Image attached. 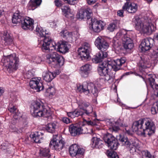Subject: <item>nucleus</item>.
I'll return each instance as SVG.
<instances>
[{
  "instance_id": "obj_16",
  "label": "nucleus",
  "mask_w": 158,
  "mask_h": 158,
  "mask_svg": "<svg viewBox=\"0 0 158 158\" xmlns=\"http://www.w3.org/2000/svg\"><path fill=\"white\" fill-rule=\"evenodd\" d=\"M94 43L98 49L103 52L106 50L109 46L108 43L101 36H99L97 38Z\"/></svg>"
},
{
  "instance_id": "obj_21",
  "label": "nucleus",
  "mask_w": 158,
  "mask_h": 158,
  "mask_svg": "<svg viewBox=\"0 0 158 158\" xmlns=\"http://www.w3.org/2000/svg\"><path fill=\"white\" fill-rule=\"evenodd\" d=\"M123 47L126 49L131 50L134 47L133 41L130 37L125 35L122 38Z\"/></svg>"
},
{
  "instance_id": "obj_57",
  "label": "nucleus",
  "mask_w": 158,
  "mask_h": 158,
  "mask_svg": "<svg viewBox=\"0 0 158 158\" xmlns=\"http://www.w3.org/2000/svg\"><path fill=\"white\" fill-rule=\"evenodd\" d=\"M16 108L15 106H13L12 107H10L8 110L10 111L11 113H14L15 112L16 110Z\"/></svg>"
},
{
  "instance_id": "obj_19",
  "label": "nucleus",
  "mask_w": 158,
  "mask_h": 158,
  "mask_svg": "<svg viewBox=\"0 0 158 158\" xmlns=\"http://www.w3.org/2000/svg\"><path fill=\"white\" fill-rule=\"evenodd\" d=\"M122 9L129 13H135L137 10L138 5L134 2H130L127 1L123 6Z\"/></svg>"
},
{
  "instance_id": "obj_32",
  "label": "nucleus",
  "mask_w": 158,
  "mask_h": 158,
  "mask_svg": "<svg viewBox=\"0 0 158 158\" xmlns=\"http://www.w3.org/2000/svg\"><path fill=\"white\" fill-rule=\"evenodd\" d=\"M42 76L43 79L48 82H50L54 78L52 73L49 71L44 72Z\"/></svg>"
},
{
  "instance_id": "obj_64",
  "label": "nucleus",
  "mask_w": 158,
  "mask_h": 158,
  "mask_svg": "<svg viewBox=\"0 0 158 158\" xmlns=\"http://www.w3.org/2000/svg\"><path fill=\"white\" fill-rule=\"evenodd\" d=\"M3 93V90L0 88V96Z\"/></svg>"
},
{
  "instance_id": "obj_4",
  "label": "nucleus",
  "mask_w": 158,
  "mask_h": 158,
  "mask_svg": "<svg viewBox=\"0 0 158 158\" xmlns=\"http://www.w3.org/2000/svg\"><path fill=\"white\" fill-rule=\"evenodd\" d=\"M1 62L7 71L10 73L17 69L19 59L18 56L13 53L6 56H4Z\"/></svg>"
},
{
  "instance_id": "obj_45",
  "label": "nucleus",
  "mask_w": 158,
  "mask_h": 158,
  "mask_svg": "<svg viewBox=\"0 0 158 158\" xmlns=\"http://www.w3.org/2000/svg\"><path fill=\"white\" fill-rule=\"evenodd\" d=\"M143 158H154L151 154L147 151H144L142 152Z\"/></svg>"
},
{
  "instance_id": "obj_7",
  "label": "nucleus",
  "mask_w": 158,
  "mask_h": 158,
  "mask_svg": "<svg viewBox=\"0 0 158 158\" xmlns=\"http://www.w3.org/2000/svg\"><path fill=\"white\" fill-rule=\"evenodd\" d=\"M36 31L37 32V35L41 37L44 38L43 43L42 47L43 51L50 50L52 47L51 43L52 42L51 38L49 37L48 32L46 30L44 31L42 27L37 26L36 28Z\"/></svg>"
},
{
  "instance_id": "obj_41",
  "label": "nucleus",
  "mask_w": 158,
  "mask_h": 158,
  "mask_svg": "<svg viewBox=\"0 0 158 158\" xmlns=\"http://www.w3.org/2000/svg\"><path fill=\"white\" fill-rule=\"evenodd\" d=\"M35 75V72L34 70L32 69L27 72L25 74V77L27 79L33 78L32 77Z\"/></svg>"
},
{
  "instance_id": "obj_1",
  "label": "nucleus",
  "mask_w": 158,
  "mask_h": 158,
  "mask_svg": "<svg viewBox=\"0 0 158 158\" xmlns=\"http://www.w3.org/2000/svg\"><path fill=\"white\" fill-rule=\"evenodd\" d=\"M132 129L133 131L138 135L145 137L146 135L150 136L155 133V127L151 121L141 119L134 123Z\"/></svg>"
},
{
  "instance_id": "obj_13",
  "label": "nucleus",
  "mask_w": 158,
  "mask_h": 158,
  "mask_svg": "<svg viewBox=\"0 0 158 158\" xmlns=\"http://www.w3.org/2000/svg\"><path fill=\"white\" fill-rule=\"evenodd\" d=\"M90 49V45L87 43H84L82 47L78 48V54L82 60H86L89 58Z\"/></svg>"
},
{
  "instance_id": "obj_54",
  "label": "nucleus",
  "mask_w": 158,
  "mask_h": 158,
  "mask_svg": "<svg viewBox=\"0 0 158 158\" xmlns=\"http://www.w3.org/2000/svg\"><path fill=\"white\" fill-rule=\"evenodd\" d=\"M54 2L56 6L57 7L60 6L62 5V2L60 0H55Z\"/></svg>"
},
{
  "instance_id": "obj_42",
  "label": "nucleus",
  "mask_w": 158,
  "mask_h": 158,
  "mask_svg": "<svg viewBox=\"0 0 158 158\" xmlns=\"http://www.w3.org/2000/svg\"><path fill=\"white\" fill-rule=\"evenodd\" d=\"M117 28V25L115 23H113L110 24L108 26L107 29L109 31L112 32L114 31V30L116 29Z\"/></svg>"
},
{
  "instance_id": "obj_58",
  "label": "nucleus",
  "mask_w": 158,
  "mask_h": 158,
  "mask_svg": "<svg viewBox=\"0 0 158 158\" xmlns=\"http://www.w3.org/2000/svg\"><path fill=\"white\" fill-rule=\"evenodd\" d=\"M110 130L112 131H117L119 130V128L118 126L113 127L112 128H110Z\"/></svg>"
},
{
  "instance_id": "obj_56",
  "label": "nucleus",
  "mask_w": 158,
  "mask_h": 158,
  "mask_svg": "<svg viewBox=\"0 0 158 158\" xmlns=\"http://www.w3.org/2000/svg\"><path fill=\"white\" fill-rule=\"evenodd\" d=\"M62 120L64 123L68 124L70 123V120L67 117H64L62 118Z\"/></svg>"
},
{
  "instance_id": "obj_40",
  "label": "nucleus",
  "mask_w": 158,
  "mask_h": 158,
  "mask_svg": "<svg viewBox=\"0 0 158 158\" xmlns=\"http://www.w3.org/2000/svg\"><path fill=\"white\" fill-rule=\"evenodd\" d=\"M151 112L153 114H156L158 112V102H155L152 105L151 108Z\"/></svg>"
},
{
  "instance_id": "obj_18",
  "label": "nucleus",
  "mask_w": 158,
  "mask_h": 158,
  "mask_svg": "<svg viewBox=\"0 0 158 158\" xmlns=\"http://www.w3.org/2000/svg\"><path fill=\"white\" fill-rule=\"evenodd\" d=\"M92 13L91 9L89 8H81L77 14V17L81 19H89Z\"/></svg>"
},
{
  "instance_id": "obj_62",
  "label": "nucleus",
  "mask_w": 158,
  "mask_h": 158,
  "mask_svg": "<svg viewBox=\"0 0 158 158\" xmlns=\"http://www.w3.org/2000/svg\"><path fill=\"white\" fill-rule=\"evenodd\" d=\"M17 130L16 131V132L17 133H20L22 132L23 131V128H17Z\"/></svg>"
},
{
  "instance_id": "obj_34",
  "label": "nucleus",
  "mask_w": 158,
  "mask_h": 158,
  "mask_svg": "<svg viewBox=\"0 0 158 158\" xmlns=\"http://www.w3.org/2000/svg\"><path fill=\"white\" fill-rule=\"evenodd\" d=\"M61 10L64 13L65 16L68 18L73 17V14L70 12V9L69 6L67 5L64 6H63Z\"/></svg>"
},
{
  "instance_id": "obj_50",
  "label": "nucleus",
  "mask_w": 158,
  "mask_h": 158,
  "mask_svg": "<svg viewBox=\"0 0 158 158\" xmlns=\"http://www.w3.org/2000/svg\"><path fill=\"white\" fill-rule=\"evenodd\" d=\"M65 3L70 5H74L77 3L78 0H63Z\"/></svg>"
},
{
  "instance_id": "obj_47",
  "label": "nucleus",
  "mask_w": 158,
  "mask_h": 158,
  "mask_svg": "<svg viewBox=\"0 0 158 158\" xmlns=\"http://www.w3.org/2000/svg\"><path fill=\"white\" fill-rule=\"evenodd\" d=\"M69 33L66 30H63L60 32V34L63 38L66 39Z\"/></svg>"
},
{
  "instance_id": "obj_20",
  "label": "nucleus",
  "mask_w": 158,
  "mask_h": 158,
  "mask_svg": "<svg viewBox=\"0 0 158 158\" xmlns=\"http://www.w3.org/2000/svg\"><path fill=\"white\" fill-rule=\"evenodd\" d=\"M30 87L35 89L37 92L43 90L44 89L42 83L35 78H32L29 82Z\"/></svg>"
},
{
  "instance_id": "obj_48",
  "label": "nucleus",
  "mask_w": 158,
  "mask_h": 158,
  "mask_svg": "<svg viewBox=\"0 0 158 158\" xmlns=\"http://www.w3.org/2000/svg\"><path fill=\"white\" fill-rule=\"evenodd\" d=\"M47 92L49 94L53 95L55 93V89L54 87H50L47 89Z\"/></svg>"
},
{
  "instance_id": "obj_38",
  "label": "nucleus",
  "mask_w": 158,
  "mask_h": 158,
  "mask_svg": "<svg viewBox=\"0 0 158 158\" xmlns=\"http://www.w3.org/2000/svg\"><path fill=\"white\" fill-rule=\"evenodd\" d=\"M78 107L81 110H84L87 106H89V103L80 100L77 102Z\"/></svg>"
},
{
  "instance_id": "obj_46",
  "label": "nucleus",
  "mask_w": 158,
  "mask_h": 158,
  "mask_svg": "<svg viewBox=\"0 0 158 158\" xmlns=\"http://www.w3.org/2000/svg\"><path fill=\"white\" fill-rule=\"evenodd\" d=\"M152 57L154 58H158V46L156 47L152 53Z\"/></svg>"
},
{
  "instance_id": "obj_8",
  "label": "nucleus",
  "mask_w": 158,
  "mask_h": 158,
  "mask_svg": "<svg viewBox=\"0 0 158 158\" xmlns=\"http://www.w3.org/2000/svg\"><path fill=\"white\" fill-rule=\"evenodd\" d=\"M77 89L79 91H82L87 94L91 92L95 96H97L98 92L96 87L92 83L84 82L82 85L77 86Z\"/></svg>"
},
{
  "instance_id": "obj_49",
  "label": "nucleus",
  "mask_w": 158,
  "mask_h": 158,
  "mask_svg": "<svg viewBox=\"0 0 158 158\" xmlns=\"http://www.w3.org/2000/svg\"><path fill=\"white\" fill-rule=\"evenodd\" d=\"M108 156L110 158H119L118 155L114 152H112L109 153Z\"/></svg>"
},
{
  "instance_id": "obj_26",
  "label": "nucleus",
  "mask_w": 158,
  "mask_h": 158,
  "mask_svg": "<svg viewBox=\"0 0 158 158\" xmlns=\"http://www.w3.org/2000/svg\"><path fill=\"white\" fill-rule=\"evenodd\" d=\"M119 140L120 142L121 143L123 146L128 148L131 145V143H132V141L134 139H128L127 137L120 135Z\"/></svg>"
},
{
  "instance_id": "obj_29",
  "label": "nucleus",
  "mask_w": 158,
  "mask_h": 158,
  "mask_svg": "<svg viewBox=\"0 0 158 158\" xmlns=\"http://www.w3.org/2000/svg\"><path fill=\"white\" fill-rule=\"evenodd\" d=\"M83 110L84 111V114H85L87 115H90L95 118L97 117L96 112L93 110V107L89 104V106H87Z\"/></svg>"
},
{
  "instance_id": "obj_15",
  "label": "nucleus",
  "mask_w": 158,
  "mask_h": 158,
  "mask_svg": "<svg viewBox=\"0 0 158 158\" xmlns=\"http://www.w3.org/2000/svg\"><path fill=\"white\" fill-rule=\"evenodd\" d=\"M57 135H54L53 139L50 143L51 147L54 148L56 150L60 151L61 150L64 145L65 143L62 139H58Z\"/></svg>"
},
{
  "instance_id": "obj_9",
  "label": "nucleus",
  "mask_w": 158,
  "mask_h": 158,
  "mask_svg": "<svg viewBox=\"0 0 158 158\" xmlns=\"http://www.w3.org/2000/svg\"><path fill=\"white\" fill-rule=\"evenodd\" d=\"M104 139L109 148L113 150L117 149L119 143L117 139L112 134L107 133L104 136Z\"/></svg>"
},
{
  "instance_id": "obj_44",
  "label": "nucleus",
  "mask_w": 158,
  "mask_h": 158,
  "mask_svg": "<svg viewBox=\"0 0 158 158\" xmlns=\"http://www.w3.org/2000/svg\"><path fill=\"white\" fill-rule=\"evenodd\" d=\"M91 69L92 66L91 65L88 64L82 66L80 68V69H82L83 70L89 72Z\"/></svg>"
},
{
  "instance_id": "obj_59",
  "label": "nucleus",
  "mask_w": 158,
  "mask_h": 158,
  "mask_svg": "<svg viewBox=\"0 0 158 158\" xmlns=\"http://www.w3.org/2000/svg\"><path fill=\"white\" fill-rule=\"evenodd\" d=\"M126 131V133L128 135H131L132 134V132L130 130L129 128L127 127L125 128Z\"/></svg>"
},
{
  "instance_id": "obj_31",
  "label": "nucleus",
  "mask_w": 158,
  "mask_h": 158,
  "mask_svg": "<svg viewBox=\"0 0 158 158\" xmlns=\"http://www.w3.org/2000/svg\"><path fill=\"white\" fill-rule=\"evenodd\" d=\"M78 37L77 33L76 32H70L65 39L69 42L72 43L75 42Z\"/></svg>"
},
{
  "instance_id": "obj_61",
  "label": "nucleus",
  "mask_w": 158,
  "mask_h": 158,
  "mask_svg": "<svg viewBox=\"0 0 158 158\" xmlns=\"http://www.w3.org/2000/svg\"><path fill=\"white\" fill-rule=\"evenodd\" d=\"M53 75L54 78L57 75H59L60 74V72L59 70H57L56 71L52 73Z\"/></svg>"
},
{
  "instance_id": "obj_30",
  "label": "nucleus",
  "mask_w": 158,
  "mask_h": 158,
  "mask_svg": "<svg viewBox=\"0 0 158 158\" xmlns=\"http://www.w3.org/2000/svg\"><path fill=\"white\" fill-rule=\"evenodd\" d=\"M44 133L40 131H35L32 135V138L34 141L36 143H41V139L43 138Z\"/></svg>"
},
{
  "instance_id": "obj_22",
  "label": "nucleus",
  "mask_w": 158,
  "mask_h": 158,
  "mask_svg": "<svg viewBox=\"0 0 158 158\" xmlns=\"http://www.w3.org/2000/svg\"><path fill=\"white\" fill-rule=\"evenodd\" d=\"M131 145L128 147L129 148L130 153L132 155L134 154L136 152L139 151V146L138 142L135 140L132 141Z\"/></svg>"
},
{
  "instance_id": "obj_63",
  "label": "nucleus",
  "mask_w": 158,
  "mask_h": 158,
  "mask_svg": "<svg viewBox=\"0 0 158 158\" xmlns=\"http://www.w3.org/2000/svg\"><path fill=\"white\" fill-rule=\"evenodd\" d=\"M12 131L16 132V131L17 130V128L15 127H13L12 129Z\"/></svg>"
},
{
  "instance_id": "obj_35",
  "label": "nucleus",
  "mask_w": 158,
  "mask_h": 158,
  "mask_svg": "<svg viewBox=\"0 0 158 158\" xmlns=\"http://www.w3.org/2000/svg\"><path fill=\"white\" fill-rule=\"evenodd\" d=\"M148 80L151 86L153 89H156L155 92L157 93L158 95V84H156L155 79L152 77L149 78Z\"/></svg>"
},
{
  "instance_id": "obj_37",
  "label": "nucleus",
  "mask_w": 158,
  "mask_h": 158,
  "mask_svg": "<svg viewBox=\"0 0 158 158\" xmlns=\"http://www.w3.org/2000/svg\"><path fill=\"white\" fill-rule=\"evenodd\" d=\"M40 155L43 157L48 158L50 155L49 154V150L48 148H41L40 150Z\"/></svg>"
},
{
  "instance_id": "obj_12",
  "label": "nucleus",
  "mask_w": 158,
  "mask_h": 158,
  "mask_svg": "<svg viewBox=\"0 0 158 158\" xmlns=\"http://www.w3.org/2000/svg\"><path fill=\"white\" fill-rule=\"evenodd\" d=\"M47 59L51 60L54 63L57 67H60L63 65L64 60L62 56L59 55L56 52H53L46 55Z\"/></svg>"
},
{
  "instance_id": "obj_3",
  "label": "nucleus",
  "mask_w": 158,
  "mask_h": 158,
  "mask_svg": "<svg viewBox=\"0 0 158 158\" xmlns=\"http://www.w3.org/2000/svg\"><path fill=\"white\" fill-rule=\"evenodd\" d=\"M133 22L135 25V29L140 32L149 35L156 30V27L150 20L140 19L136 17L133 19Z\"/></svg>"
},
{
  "instance_id": "obj_2",
  "label": "nucleus",
  "mask_w": 158,
  "mask_h": 158,
  "mask_svg": "<svg viewBox=\"0 0 158 158\" xmlns=\"http://www.w3.org/2000/svg\"><path fill=\"white\" fill-rule=\"evenodd\" d=\"M126 58H121L108 62L105 61L99 64L98 68V73L101 76H104L108 73L111 69L116 71L121 69V66L126 62Z\"/></svg>"
},
{
  "instance_id": "obj_53",
  "label": "nucleus",
  "mask_w": 158,
  "mask_h": 158,
  "mask_svg": "<svg viewBox=\"0 0 158 158\" xmlns=\"http://www.w3.org/2000/svg\"><path fill=\"white\" fill-rule=\"evenodd\" d=\"M116 124L120 126H122L123 124V119L119 118L115 122Z\"/></svg>"
},
{
  "instance_id": "obj_25",
  "label": "nucleus",
  "mask_w": 158,
  "mask_h": 158,
  "mask_svg": "<svg viewBox=\"0 0 158 158\" xmlns=\"http://www.w3.org/2000/svg\"><path fill=\"white\" fill-rule=\"evenodd\" d=\"M141 46L142 51L143 52L149 50L151 47L150 40L148 39L143 40L141 43Z\"/></svg>"
},
{
  "instance_id": "obj_52",
  "label": "nucleus",
  "mask_w": 158,
  "mask_h": 158,
  "mask_svg": "<svg viewBox=\"0 0 158 158\" xmlns=\"http://www.w3.org/2000/svg\"><path fill=\"white\" fill-rule=\"evenodd\" d=\"M98 121V119L95 118L93 121H89L87 122L88 124L91 125H97V122Z\"/></svg>"
},
{
  "instance_id": "obj_14",
  "label": "nucleus",
  "mask_w": 158,
  "mask_h": 158,
  "mask_svg": "<svg viewBox=\"0 0 158 158\" xmlns=\"http://www.w3.org/2000/svg\"><path fill=\"white\" fill-rule=\"evenodd\" d=\"M87 128L84 126L81 127H77L76 125H71L69 127V131L73 136H76L81 134L87 133Z\"/></svg>"
},
{
  "instance_id": "obj_5",
  "label": "nucleus",
  "mask_w": 158,
  "mask_h": 158,
  "mask_svg": "<svg viewBox=\"0 0 158 158\" xmlns=\"http://www.w3.org/2000/svg\"><path fill=\"white\" fill-rule=\"evenodd\" d=\"M12 20L15 24L21 23L22 27L23 29L32 30L34 28V20L29 17L24 19L19 11H16L14 14Z\"/></svg>"
},
{
  "instance_id": "obj_36",
  "label": "nucleus",
  "mask_w": 158,
  "mask_h": 158,
  "mask_svg": "<svg viewBox=\"0 0 158 158\" xmlns=\"http://www.w3.org/2000/svg\"><path fill=\"white\" fill-rule=\"evenodd\" d=\"M56 126V124L54 123H49L46 126V129L49 132L53 133L55 131Z\"/></svg>"
},
{
  "instance_id": "obj_39",
  "label": "nucleus",
  "mask_w": 158,
  "mask_h": 158,
  "mask_svg": "<svg viewBox=\"0 0 158 158\" xmlns=\"http://www.w3.org/2000/svg\"><path fill=\"white\" fill-rule=\"evenodd\" d=\"M4 39L5 44L6 45H10L13 44V40L9 34H6L4 35Z\"/></svg>"
},
{
  "instance_id": "obj_17",
  "label": "nucleus",
  "mask_w": 158,
  "mask_h": 158,
  "mask_svg": "<svg viewBox=\"0 0 158 158\" xmlns=\"http://www.w3.org/2000/svg\"><path fill=\"white\" fill-rule=\"evenodd\" d=\"M105 23L101 20L96 19H92L91 27L92 30L94 32L98 33L104 29Z\"/></svg>"
},
{
  "instance_id": "obj_23",
  "label": "nucleus",
  "mask_w": 158,
  "mask_h": 158,
  "mask_svg": "<svg viewBox=\"0 0 158 158\" xmlns=\"http://www.w3.org/2000/svg\"><path fill=\"white\" fill-rule=\"evenodd\" d=\"M107 53L106 52L101 51L97 53L93 58L94 61L96 63L102 61L104 58L106 57Z\"/></svg>"
},
{
  "instance_id": "obj_55",
  "label": "nucleus",
  "mask_w": 158,
  "mask_h": 158,
  "mask_svg": "<svg viewBox=\"0 0 158 158\" xmlns=\"http://www.w3.org/2000/svg\"><path fill=\"white\" fill-rule=\"evenodd\" d=\"M123 9L118 10L117 12V15L119 16L123 17Z\"/></svg>"
},
{
  "instance_id": "obj_43",
  "label": "nucleus",
  "mask_w": 158,
  "mask_h": 158,
  "mask_svg": "<svg viewBox=\"0 0 158 158\" xmlns=\"http://www.w3.org/2000/svg\"><path fill=\"white\" fill-rule=\"evenodd\" d=\"M103 76L104 77V79L105 81H109V83H111L113 81L114 77L113 75L111 76L108 73H107L106 75H104Z\"/></svg>"
},
{
  "instance_id": "obj_27",
  "label": "nucleus",
  "mask_w": 158,
  "mask_h": 158,
  "mask_svg": "<svg viewBox=\"0 0 158 158\" xmlns=\"http://www.w3.org/2000/svg\"><path fill=\"white\" fill-rule=\"evenodd\" d=\"M138 66L140 69H142L150 68L151 64L149 61L141 59L138 63Z\"/></svg>"
},
{
  "instance_id": "obj_51",
  "label": "nucleus",
  "mask_w": 158,
  "mask_h": 158,
  "mask_svg": "<svg viewBox=\"0 0 158 158\" xmlns=\"http://www.w3.org/2000/svg\"><path fill=\"white\" fill-rule=\"evenodd\" d=\"M89 72L88 71L83 70L82 69H80V73L82 77H87L89 75Z\"/></svg>"
},
{
  "instance_id": "obj_28",
  "label": "nucleus",
  "mask_w": 158,
  "mask_h": 158,
  "mask_svg": "<svg viewBox=\"0 0 158 158\" xmlns=\"http://www.w3.org/2000/svg\"><path fill=\"white\" fill-rule=\"evenodd\" d=\"M41 2V0H30L27 6L29 9L34 10L40 4Z\"/></svg>"
},
{
  "instance_id": "obj_60",
  "label": "nucleus",
  "mask_w": 158,
  "mask_h": 158,
  "mask_svg": "<svg viewBox=\"0 0 158 158\" xmlns=\"http://www.w3.org/2000/svg\"><path fill=\"white\" fill-rule=\"evenodd\" d=\"M98 0H87L88 3L89 5L94 4Z\"/></svg>"
},
{
  "instance_id": "obj_10",
  "label": "nucleus",
  "mask_w": 158,
  "mask_h": 158,
  "mask_svg": "<svg viewBox=\"0 0 158 158\" xmlns=\"http://www.w3.org/2000/svg\"><path fill=\"white\" fill-rule=\"evenodd\" d=\"M52 45L51 50H56L62 53H65L68 52L70 47V45L67 42L63 41H61L56 44L54 42H52Z\"/></svg>"
},
{
  "instance_id": "obj_33",
  "label": "nucleus",
  "mask_w": 158,
  "mask_h": 158,
  "mask_svg": "<svg viewBox=\"0 0 158 158\" xmlns=\"http://www.w3.org/2000/svg\"><path fill=\"white\" fill-rule=\"evenodd\" d=\"M84 114V113L81 110H76L73 112L67 113V115L72 118H74L75 117H78L79 116H83Z\"/></svg>"
},
{
  "instance_id": "obj_11",
  "label": "nucleus",
  "mask_w": 158,
  "mask_h": 158,
  "mask_svg": "<svg viewBox=\"0 0 158 158\" xmlns=\"http://www.w3.org/2000/svg\"><path fill=\"white\" fill-rule=\"evenodd\" d=\"M69 152L72 156L75 157L76 158H81L82 157L84 153L85 150L75 144L70 146Z\"/></svg>"
},
{
  "instance_id": "obj_6",
  "label": "nucleus",
  "mask_w": 158,
  "mask_h": 158,
  "mask_svg": "<svg viewBox=\"0 0 158 158\" xmlns=\"http://www.w3.org/2000/svg\"><path fill=\"white\" fill-rule=\"evenodd\" d=\"M32 115L35 117H44L48 118L51 116L50 111L45 108L44 103L40 101H36L33 103L31 111Z\"/></svg>"
},
{
  "instance_id": "obj_24",
  "label": "nucleus",
  "mask_w": 158,
  "mask_h": 158,
  "mask_svg": "<svg viewBox=\"0 0 158 158\" xmlns=\"http://www.w3.org/2000/svg\"><path fill=\"white\" fill-rule=\"evenodd\" d=\"M92 147L93 148H100L102 147L103 142L100 138L94 137L91 139Z\"/></svg>"
}]
</instances>
